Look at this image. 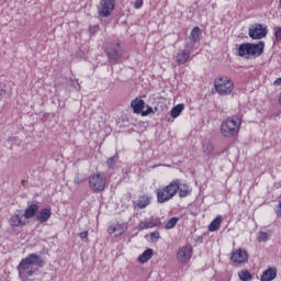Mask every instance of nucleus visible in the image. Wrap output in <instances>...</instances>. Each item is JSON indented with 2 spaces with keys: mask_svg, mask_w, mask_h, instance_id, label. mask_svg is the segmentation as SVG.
I'll return each instance as SVG.
<instances>
[{
  "mask_svg": "<svg viewBox=\"0 0 281 281\" xmlns=\"http://www.w3.org/2000/svg\"><path fill=\"white\" fill-rule=\"evenodd\" d=\"M43 265H45V261L41 255L30 254L27 257L22 259L16 267L20 280L34 281L32 279L41 273Z\"/></svg>",
  "mask_w": 281,
  "mask_h": 281,
  "instance_id": "f257e3e1",
  "label": "nucleus"
},
{
  "mask_svg": "<svg viewBox=\"0 0 281 281\" xmlns=\"http://www.w3.org/2000/svg\"><path fill=\"white\" fill-rule=\"evenodd\" d=\"M240 124H241L240 117L236 115L224 120L221 124L222 137H227V138L236 137V135L240 131Z\"/></svg>",
  "mask_w": 281,
  "mask_h": 281,
  "instance_id": "f03ea898",
  "label": "nucleus"
},
{
  "mask_svg": "<svg viewBox=\"0 0 281 281\" xmlns=\"http://www.w3.org/2000/svg\"><path fill=\"white\" fill-rule=\"evenodd\" d=\"M177 190H179V186L172 181L168 186L158 188L156 190L158 203H168V201L175 199L177 196Z\"/></svg>",
  "mask_w": 281,
  "mask_h": 281,
  "instance_id": "7ed1b4c3",
  "label": "nucleus"
},
{
  "mask_svg": "<svg viewBox=\"0 0 281 281\" xmlns=\"http://www.w3.org/2000/svg\"><path fill=\"white\" fill-rule=\"evenodd\" d=\"M214 88L220 95H229L234 91V81L229 77H218L214 80Z\"/></svg>",
  "mask_w": 281,
  "mask_h": 281,
  "instance_id": "20e7f679",
  "label": "nucleus"
},
{
  "mask_svg": "<svg viewBox=\"0 0 281 281\" xmlns=\"http://www.w3.org/2000/svg\"><path fill=\"white\" fill-rule=\"evenodd\" d=\"M89 186L93 192H104L106 188V176L102 172L91 175L89 177Z\"/></svg>",
  "mask_w": 281,
  "mask_h": 281,
  "instance_id": "39448f33",
  "label": "nucleus"
},
{
  "mask_svg": "<svg viewBox=\"0 0 281 281\" xmlns=\"http://www.w3.org/2000/svg\"><path fill=\"white\" fill-rule=\"evenodd\" d=\"M106 56L112 63V65H115V63L120 61L123 56L122 45L117 42L111 43L106 47Z\"/></svg>",
  "mask_w": 281,
  "mask_h": 281,
  "instance_id": "423d86ee",
  "label": "nucleus"
},
{
  "mask_svg": "<svg viewBox=\"0 0 281 281\" xmlns=\"http://www.w3.org/2000/svg\"><path fill=\"white\" fill-rule=\"evenodd\" d=\"M113 10H115V0H101L98 5V14L102 19L111 16Z\"/></svg>",
  "mask_w": 281,
  "mask_h": 281,
  "instance_id": "0eeeda50",
  "label": "nucleus"
},
{
  "mask_svg": "<svg viewBox=\"0 0 281 281\" xmlns=\"http://www.w3.org/2000/svg\"><path fill=\"white\" fill-rule=\"evenodd\" d=\"M269 31L267 30V25L263 24H254L248 30V35L252 41H260L262 38H267V34Z\"/></svg>",
  "mask_w": 281,
  "mask_h": 281,
  "instance_id": "6e6552de",
  "label": "nucleus"
},
{
  "mask_svg": "<svg viewBox=\"0 0 281 281\" xmlns=\"http://www.w3.org/2000/svg\"><path fill=\"white\" fill-rule=\"evenodd\" d=\"M34 214V212H25L24 214L15 213L10 217L9 225L11 227H23V225H25V221L27 218H32Z\"/></svg>",
  "mask_w": 281,
  "mask_h": 281,
  "instance_id": "1a4fd4ad",
  "label": "nucleus"
},
{
  "mask_svg": "<svg viewBox=\"0 0 281 281\" xmlns=\"http://www.w3.org/2000/svg\"><path fill=\"white\" fill-rule=\"evenodd\" d=\"M201 29L199 26L193 27L189 35V40L184 43V47L187 49H194L196 43L201 41Z\"/></svg>",
  "mask_w": 281,
  "mask_h": 281,
  "instance_id": "9d476101",
  "label": "nucleus"
},
{
  "mask_svg": "<svg viewBox=\"0 0 281 281\" xmlns=\"http://www.w3.org/2000/svg\"><path fill=\"white\" fill-rule=\"evenodd\" d=\"M127 229L128 225L126 223H112L109 225L106 232L110 236L114 235V238H119V236H122Z\"/></svg>",
  "mask_w": 281,
  "mask_h": 281,
  "instance_id": "9b49d317",
  "label": "nucleus"
},
{
  "mask_svg": "<svg viewBox=\"0 0 281 281\" xmlns=\"http://www.w3.org/2000/svg\"><path fill=\"white\" fill-rule=\"evenodd\" d=\"M192 259V246L186 245L181 247L177 252V260L181 265H186V262H190Z\"/></svg>",
  "mask_w": 281,
  "mask_h": 281,
  "instance_id": "f8f14e48",
  "label": "nucleus"
},
{
  "mask_svg": "<svg viewBox=\"0 0 281 281\" xmlns=\"http://www.w3.org/2000/svg\"><path fill=\"white\" fill-rule=\"evenodd\" d=\"M172 183L178 186L177 193L179 194L180 199H186V196H190L192 194V189L186 182H181L180 179H173Z\"/></svg>",
  "mask_w": 281,
  "mask_h": 281,
  "instance_id": "ddd939ff",
  "label": "nucleus"
},
{
  "mask_svg": "<svg viewBox=\"0 0 281 281\" xmlns=\"http://www.w3.org/2000/svg\"><path fill=\"white\" fill-rule=\"evenodd\" d=\"M247 250L238 248L236 250H233L231 260L232 262H235L237 265H243V262H247Z\"/></svg>",
  "mask_w": 281,
  "mask_h": 281,
  "instance_id": "4468645a",
  "label": "nucleus"
},
{
  "mask_svg": "<svg viewBox=\"0 0 281 281\" xmlns=\"http://www.w3.org/2000/svg\"><path fill=\"white\" fill-rule=\"evenodd\" d=\"M153 227H161V220L159 218H149L143 222H139L138 229L142 232L144 229H153Z\"/></svg>",
  "mask_w": 281,
  "mask_h": 281,
  "instance_id": "2eb2a0df",
  "label": "nucleus"
},
{
  "mask_svg": "<svg viewBox=\"0 0 281 281\" xmlns=\"http://www.w3.org/2000/svg\"><path fill=\"white\" fill-rule=\"evenodd\" d=\"M250 47V56L252 58H258V56H262L265 54V42L260 41L257 44L249 43Z\"/></svg>",
  "mask_w": 281,
  "mask_h": 281,
  "instance_id": "dca6fc26",
  "label": "nucleus"
},
{
  "mask_svg": "<svg viewBox=\"0 0 281 281\" xmlns=\"http://www.w3.org/2000/svg\"><path fill=\"white\" fill-rule=\"evenodd\" d=\"M191 52L188 49H181L176 55L177 65H186L190 60Z\"/></svg>",
  "mask_w": 281,
  "mask_h": 281,
  "instance_id": "f3484780",
  "label": "nucleus"
},
{
  "mask_svg": "<svg viewBox=\"0 0 281 281\" xmlns=\"http://www.w3.org/2000/svg\"><path fill=\"white\" fill-rule=\"evenodd\" d=\"M276 278H278V270L273 267H269L262 272L260 281H273Z\"/></svg>",
  "mask_w": 281,
  "mask_h": 281,
  "instance_id": "a211bd4d",
  "label": "nucleus"
},
{
  "mask_svg": "<svg viewBox=\"0 0 281 281\" xmlns=\"http://www.w3.org/2000/svg\"><path fill=\"white\" fill-rule=\"evenodd\" d=\"M151 196L149 195H140L135 202L134 207H138V210H144L150 205Z\"/></svg>",
  "mask_w": 281,
  "mask_h": 281,
  "instance_id": "6ab92c4d",
  "label": "nucleus"
},
{
  "mask_svg": "<svg viewBox=\"0 0 281 281\" xmlns=\"http://www.w3.org/2000/svg\"><path fill=\"white\" fill-rule=\"evenodd\" d=\"M145 105H146V103L144 102V100L138 99V98L132 100V102H131V106L133 108L134 113H137V114H139V113H142V111H144Z\"/></svg>",
  "mask_w": 281,
  "mask_h": 281,
  "instance_id": "aec40b11",
  "label": "nucleus"
},
{
  "mask_svg": "<svg viewBox=\"0 0 281 281\" xmlns=\"http://www.w3.org/2000/svg\"><path fill=\"white\" fill-rule=\"evenodd\" d=\"M238 56H240L241 58H245V56H247L248 58L251 57V50H250L249 43H244V44L239 45Z\"/></svg>",
  "mask_w": 281,
  "mask_h": 281,
  "instance_id": "412c9836",
  "label": "nucleus"
},
{
  "mask_svg": "<svg viewBox=\"0 0 281 281\" xmlns=\"http://www.w3.org/2000/svg\"><path fill=\"white\" fill-rule=\"evenodd\" d=\"M223 223V216L217 215L209 225V232H217Z\"/></svg>",
  "mask_w": 281,
  "mask_h": 281,
  "instance_id": "4be33fe9",
  "label": "nucleus"
},
{
  "mask_svg": "<svg viewBox=\"0 0 281 281\" xmlns=\"http://www.w3.org/2000/svg\"><path fill=\"white\" fill-rule=\"evenodd\" d=\"M150 258H153V249H146L143 251V254L138 257V262H140V265H146V262H148V260H150Z\"/></svg>",
  "mask_w": 281,
  "mask_h": 281,
  "instance_id": "5701e85b",
  "label": "nucleus"
},
{
  "mask_svg": "<svg viewBox=\"0 0 281 281\" xmlns=\"http://www.w3.org/2000/svg\"><path fill=\"white\" fill-rule=\"evenodd\" d=\"M120 161V155L115 154L114 156L106 159V166L109 170H115V164Z\"/></svg>",
  "mask_w": 281,
  "mask_h": 281,
  "instance_id": "b1692460",
  "label": "nucleus"
},
{
  "mask_svg": "<svg viewBox=\"0 0 281 281\" xmlns=\"http://www.w3.org/2000/svg\"><path fill=\"white\" fill-rule=\"evenodd\" d=\"M271 238V233L260 231L257 235V243H267Z\"/></svg>",
  "mask_w": 281,
  "mask_h": 281,
  "instance_id": "393cba45",
  "label": "nucleus"
},
{
  "mask_svg": "<svg viewBox=\"0 0 281 281\" xmlns=\"http://www.w3.org/2000/svg\"><path fill=\"white\" fill-rule=\"evenodd\" d=\"M183 109H186V105L183 104H178L176 106L172 108L171 110V117H179V115H181V112L183 111Z\"/></svg>",
  "mask_w": 281,
  "mask_h": 281,
  "instance_id": "a878e982",
  "label": "nucleus"
},
{
  "mask_svg": "<svg viewBox=\"0 0 281 281\" xmlns=\"http://www.w3.org/2000/svg\"><path fill=\"white\" fill-rule=\"evenodd\" d=\"M238 278L241 281H251L254 278L251 277V273L248 270H241L238 272Z\"/></svg>",
  "mask_w": 281,
  "mask_h": 281,
  "instance_id": "bb28decb",
  "label": "nucleus"
},
{
  "mask_svg": "<svg viewBox=\"0 0 281 281\" xmlns=\"http://www.w3.org/2000/svg\"><path fill=\"white\" fill-rule=\"evenodd\" d=\"M177 223H179V217L169 218L165 224V229H175V227L177 226Z\"/></svg>",
  "mask_w": 281,
  "mask_h": 281,
  "instance_id": "cd10ccee",
  "label": "nucleus"
},
{
  "mask_svg": "<svg viewBox=\"0 0 281 281\" xmlns=\"http://www.w3.org/2000/svg\"><path fill=\"white\" fill-rule=\"evenodd\" d=\"M203 153L205 155H212V153H214V145H212V143L206 142L203 144Z\"/></svg>",
  "mask_w": 281,
  "mask_h": 281,
  "instance_id": "c85d7f7f",
  "label": "nucleus"
},
{
  "mask_svg": "<svg viewBox=\"0 0 281 281\" xmlns=\"http://www.w3.org/2000/svg\"><path fill=\"white\" fill-rule=\"evenodd\" d=\"M49 216H52V213L50 212H41L38 215H37V221L40 223H45V221H48Z\"/></svg>",
  "mask_w": 281,
  "mask_h": 281,
  "instance_id": "c756f323",
  "label": "nucleus"
},
{
  "mask_svg": "<svg viewBox=\"0 0 281 281\" xmlns=\"http://www.w3.org/2000/svg\"><path fill=\"white\" fill-rule=\"evenodd\" d=\"M161 238V235L159 234V231H155L150 233V240L151 243H157Z\"/></svg>",
  "mask_w": 281,
  "mask_h": 281,
  "instance_id": "7c9ffc66",
  "label": "nucleus"
},
{
  "mask_svg": "<svg viewBox=\"0 0 281 281\" xmlns=\"http://www.w3.org/2000/svg\"><path fill=\"white\" fill-rule=\"evenodd\" d=\"M274 38L277 43H281V27H274Z\"/></svg>",
  "mask_w": 281,
  "mask_h": 281,
  "instance_id": "2f4dec72",
  "label": "nucleus"
},
{
  "mask_svg": "<svg viewBox=\"0 0 281 281\" xmlns=\"http://www.w3.org/2000/svg\"><path fill=\"white\" fill-rule=\"evenodd\" d=\"M25 212H38V204L29 205Z\"/></svg>",
  "mask_w": 281,
  "mask_h": 281,
  "instance_id": "473e14b6",
  "label": "nucleus"
},
{
  "mask_svg": "<svg viewBox=\"0 0 281 281\" xmlns=\"http://www.w3.org/2000/svg\"><path fill=\"white\" fill-rule=\"evenodd\" d=\"M144 5V0H136L134 3V8H136V10H139V8H142Z\"/></svg>",
  "mask_w": 281,
  "mask_h": 281,
  "instance_id": "72a5a7b5",
  "label": "nucleus"
},
{
  "mask_svg": "<svg viewBox=\"0 0 281 281\" xmlns=\"http://www.w3.org/2000/svg\"><path fill=\"white\" fill-rule=\"evenodd\" d=\"M98 30H100L99 25H93V26L89 27L90 34H95L98 32Z\"/></svg>",
  "mask_w": 281,
  "mask_h": 281,
  "instance_id": "f704fd0d",
  "label": "nucleus"
},
{
  "mask_svg": "<svg viewBox=\"0 0 281 281\" xmlns=\"http://www.w3.org/2000/svg\"><path fill=\"white\" fill-rule=\"evenodd\" d=\"M88 236H89V231H83L79 233V237L82 239L87 238Z\"/></svg>",
  "mask_w": 281,
  "mask_h": 281,
  "instance_id": "c9c22d12",
  "label": "nucleus"
},
{
  "mask_svg": "<svg viewBox=\"0 0 281 281\" xmlns=\"http://www.w3.org/2000/svg\"><path fill=\"white\" fill-rule=\"evenodd\" d=\"M153 113V108L148 106L146 111L142 112V115H150Z\"/></svg>",
  "mask_w": 281,
  "mask_h": 281,
  "instance_id": "e433bc0d",
  "label": "nucleus"
},
{
  "mask_svg": "<svg viewBox=\"0 0 281 281\" xmlns=\"http://www.w3.org/2000/svg\"><path fill=\"white\" fill-rule=\"evenodd\" d=\"M273 85H274V87H280L281 86V78H278L277 80H274Z\"/></svg>",
  "mask_w": 281,
  "mask_h": 281,
  "instance_id": "4c0bfd02",
  "label": "nucleus"
},
{
  "mask_svg": "<svg viewBox=\"0 0 281 281\" xmlns=\"http://www.w3.org/2000/svg\"><path fill=\"white\" fill-rule=\"evenodd\" d=\"M75 183H77V186H80V183H82V179L80 177L75 178Z\"/></svg>",
  "mask_w": 281,
  "mask_h": 281,
  "instance_id": "58836bf2",
  "label": "nucleus"
},
{
  "mask_svg": "<svg viewBox=\"0 0 281 281\" xmlns=\"http://www.w3.org/2000/svg\"><path fill=\"white\" fill-rule=\"evenodd\" d=\"M41 212H49V209H43Z\"/></svg>",
  "mask_w": 281,
  "mask_h": 281,
  "instance_id": "ea45409f",
  "label": "nucleus"
},
{
  "mask_svg": "<svg viewBox=\"0 0 281 281\" xmlns=\"http://www.w3.org/2000/svg\"><path fill=\"white\" fill-rule=\"evenodd\" d=\"M279 5H280V8H281V0L279 1Z\"/></svg>",
  "mask_w": 281,
  "mask_h": 281,
  "instance_id": "a19ab883",
  "label": "nucleus"
},
{
  "mask_svg": "<svg viewBox=\"0 0 281 281\" xmlns=\"http://www.w3.org/2000/svg\"><path fill=\"white\" fill-rule=\"evenodd\" d=\"M22 183H25V180H23Z\"/></svg>",
  "mask_w": 281,
  "mask_h": 281,
  "instance_id": "79ce46f5",
  "label": "nucleus"
}]
</instances>
